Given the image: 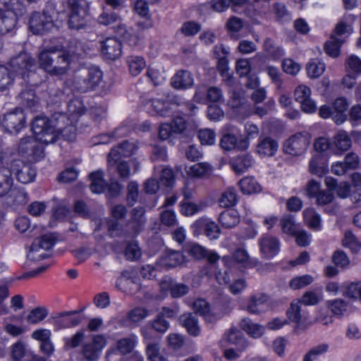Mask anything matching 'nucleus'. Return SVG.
Instances as JSON below:
<instances>
[{"instance_id": "obj_1", "label": "nucleus", "mask_w": 361, "mask_h": 361, "mask_svg": "<svg viewBox=\"0 0 361 361\" xmlns=\"http://www.w3.org/2000/svg\"><path fill=\"white\" fill-rule=\"evenodd\" d=\"M63 45L48 46L39 54L42 68L51 75H63L70 69L71 61Z\"/></svg>"}, {"instance_id": "obj_2", "label": "nucleus", "mask_w": 361, "mask_h": 361, "mask_svg": "<svg viewBox=\"0 0 361 361\" xmlns=\"http://www.w3.org/2000/svg\"><path fill=\"white\" fill-rule=\"evenodd\" d=\"M102 76L103 73L97 67H79L73 71L71 79L73 88L80 93L93 91L100 84Z\"/></svg>"}, {"instance_id": "obj_3", "label": "nucleus", "mask_w": 361, "mask_h": 361, "mask_svg": "<svg viewBox=\"0 0 361 361\" xmlns=\"http://www.w3.org/2000/svg\"><path fill=\"white\" fill-rule=\"evenodd\" d=\"M32 130L35 135V139L44 145L54 143L59 137L52 121L46 116H36L32 123Z\"/></svg>"}, {"instance_id": "obj_4", "label": "nucleus", "mask_w": 361, "mask_h": 361, "mask_svg": "<svg viewBox=\"0 0 361 361\" xmlns=\"http://www.w3.org/2000/svg\"><path fill=\"white\" fill-rule=\"evenodd\" d=\"M310 142L311 136L308 133H297L284 141L283 152L292 156H300L307 149Z\"/></svg>"}, {"instance_id": "obj_5", "label": "nucleus", "mask_w": 361, "mask_h": 361, "mask_svg": "<svg viewBox=\"0 0 361 361\" xmlns=\"http://www.w3.org/2000/svg\"><path fill=\"white\" fill-rule=\"evenodd\" d=\"M72 8L68 14V26L71 30H80L87 25V4H80V1H72Z\"/></svg>"}, {"instance_id": "obj_6", "label": "nucleus", "mask_w": 361, "mask_h": 361, "mask_svg": "<svg viewBox=\"0 0 361 361\" xmlns=\"http://www.w3.org/2000/svg\"><path fill=\"white\" fill-rule=\"evenodd\" d=\"M29 27L34 34H43L54 27V20L51 13L45 7L42 13H32L29 20Z\"/></svg>"}, {"instance_id": "obj_7", "label": "nucleus", "mask_w": 361, "mask_h": 361, "mask_svg": "<svg viewBox=\"0 0 361 361\" xmlns=\"http://www.w3.org/2000/svg\"><path fill=\"white\" fill-rule=\"evenodd\" d=\"M194 235L204 234L209 240H216L221 234L219 225L212 219L202 217L196 220L192 225Z\"/></svg>"}, {"instance_id": "obj_8", "label": "nucleus", "mask_w": 361, "mask_h": 361, "mask_svg": "<svg viewBox=\"0 0 361 361\" xmlns=\"http://www.w3.org/2000/svg\"><path fill=\"white\" fill-rule=\"evenodd\" d=\"M56 242V238L53 233L45 234L40 238H37L32 243L27 257L32 261H39L46 257L45 253L37 255L40 249L48 250L51 249Z\"/></svg>"}, {"instance_id": "obj_9", "label": "nucleus", "mask_w": 361, "mask_h": 361, "mask_svg": "<svg viewBox=\"0 0 361 361\" xmlns=\"http://www.w3.org/2000/svg\"><path fill=\"white\" fill-rule=\"evenodd\" d=\"M9 66L12 74L15 73L25 79L32 72V69L35 68V61L27 54L21 53L11 59Z\"/></svg>"}, {"instance_id": "obj_10", "label": "nucleus", "mask_w": 361, "mask_h": 361, "mask_svg": "<svg viewBox=\"0 0 361 361\" xmlns=\"http://www.w3.org/2000/svg\"><path fill=\"white\" fill-rule=\"evenodd\" d=\"M18 152L21 155L35 161L44 157L43 147L32 137H23L20 140Z\"/></svg>"}, {"instance_id": "obj_11", "label": "nucleus", "mask_w": 361, "mask_h": 361, "mask_svg": "<svg viewBox=\"0 0 361 361\" xmlns=\"http://www.w3.org/2000/svg\"><path fill=\"white\" fill-rule=\"evenodd\" d=\"M11 167L15 172L18 180L23 184L32 182L36 177V169L30 164L17 159L12 161Z\"/></svg>"}, {"instance_id": "obj_12", "label": "nucleus", "mask_w": 361, "mask_h": 361, "mask_svg": "<svg viewBox=\"0 0 361 361\" xmlns=\"http://www.w3.org/2000/svg\"><path fill=\"white\" fill-rule=\"evenodd\" d=\"M3 125L10 133H18L25 127V116L21 109H16L14 111L4 115Z\"/></svg>"}, {"instance_id": "obj_13", "label": "nucleus", "mask_w": 361, "mask_h": 361, "mask_svg": "<svg viewBox=\"0 0 361 361\" xmlns=\"http://www.w3.org/2000/svg\"><path fill=\"white\" fill-rule=\"evenodd\" d=\"M310 95V88L305 85H298L294 92L295 101L300 104L302 110L306 113H314L317 109L316 104Z\"/></svg>"}, {"instance_id": "obj_14", "label": "nucleus", "mask_w": 361, "mask_h": 361, "mask_svg": "<svg viewBox=\"0 0 361 361\" xmlns=\"http://www.w3.org/2000/svg\"><path fill=\"white\" fill-rule=\"evenodd\" d=\"M100 44L101 52L106 59L114 61L121 56L122 44L116 37H107Z\"/></svg>"}, {"instance_id": "obj_15", "label": "nucleus", "mask_w": 361, "mask_h": 361, "mask_svg": "<svg viewBox=\"0 0 361 361\" xmlns=\"http://www.w3.org/2000/svg\"><path fill=\"white\" fill-rule=\"evenodd\" d=\"M136 149L137 147L134 143L124 140L110 151L107 160L110 164H116L123 157H130Z\"/></svg>"}, {"instance_id": "obj_16", "label": "nucleus", "mask_w": 361, "mask_h": 361, "mask_svg": "<svg viewBox=\"0 0 361 361\" xmlns=\"http://www.w3.org/2000/svg\"><path fill=\"white\" fill-rule=\"evenodd\" d=\"M258 244L261 254L267 259L276 255L280 250L279 239L271 235H263L258 240Z\"/></svg>"}, {"instance_id": "obj_17", "label": "nucleus", "mask_w": 361, "mask_h": 361, "mask_svg": "<svg viewBox=\"0 0 361 361\" xmlns=\"http://www.w3.org/2000/svg\"><path fill=\"white\" fill-rule=\"evenodd\" d=\"M278 142L269 136H260L256 145V153L260 157H273L278 151Z\"/></svg>"}, {"instance_id": "obj_18", "label": "nucleus", "mask_w": 361, "mask_h": 361, "mask_svg": "<svg viewBox=\"0 0 361 361\" xmlns=\"http://www.w3.org/2000/svg\"><path fill=\"white\" fill-rule=\"evenodd\" d=\"M145 212L146 210L143 207H137L130 211L128 224L135 234L140 233L145 228L147 221Z\"/></svg>"}, {"instance_id": "obj_19", "label": "nucleus", "mask_w": 361, "mask_h": 361, "mask_svg": "<svg viewBox=\"0 0 361 361\" xmlns=\"http://www.w3.org/2000/svg\"><path fill=\"white\" fill-rule=\"evenodd\" d=\"M121 6V1H106L103 6V12L98 17V22L104 25L113 24L120 20V16L111 12L112 9H116Z\"/></svg>"}, {"instance_id": "obj_20", "label": "nucleus", "mask_w": 361, "mask_h": 361, "mask_svg": "<svg viewBox=\"0 0 361 361\" xmlns=\"http://www.w3.org/2000/svg\"><path fill=\"white\" fill-rule=\"evenodd\" d=\"M172 87L177 90H186L194 85V78L188 71H178L171 78Z\"/></svg>"}, {"instance_id": "obj_21", "label": "nucleus", "mask_w": 361, "mask_h": 361, "mask_svg": "<svg viewBox=\"0 0 361 361\" xmlns=\"http://www.w3.org/2000/svg\"><path fill=\"white\" fill-rule=\"evenodd\" d=\"M269 297L267 294L258 293L250 297L246 306V310L254 314H259L264 311Z\"/></svg>"}, {"instance_id": "obj_22", "label": "nucleus", "mask_w": 361, "mask_h": 361, "mask_svg": "<svg viewBox=\"0 0 361 361\" xmlns=\"http://www.w3.org/2000/svg\"><path fill=\"white\" fill-rule=\"evenodd\" d=\"M8 192L7 201L15 209L26 204L29 200L28 194L23 188H13Z\"/></svg>"}, {"instance_id": "obj_23", "label": "nucleus", "mask_w": 361, "mask_h": 361, "mask_svg": "<svg viewBox=\"0 0 361 361\" xmlns=\"http://www.w3.org/2000/svg\"><path fill=\"white\" fill-rule=\"evenodd\" d=\"M180 322L192 336H197L200 334V328L198 324V319L195 313H186L180 317Z\"/></svg>"}, {"instance_id": "obj_24", "label": "nucleus", "mask_w": 361, "mask_h": 361, "mask_svg": "<svg viewBox=\"0 0 361 361\" xmlns=\"http://www.w3.org/2000/svg\"><path fill=\"white\" fill-rule=\"evenodd\" d=\"M254 160L250 154H243L231 159L230 164L233 170L237 174L245 173L253 164Z\"/></svg>"}, {"instance_id": "obj_25", "label": "nucleus", "mask_w": 361, "mask_h": 361, "mask_svg": "<svg viewBox=\"0 0 361 361\" xmlns=\"http://www.w3.org/2000/svg\"><path fill=\"white\" fill-rule=\"evenodd\" d=\"M218 221L222 227L232 228L239 224L240 215L235 209H226L219 214Z\"/></svg>"}, {"instance_id": "obj_26", "label": "nucleus", "mask_w": 361, "mask_h": 361, "mask_svg": "<svg viewBox=\"0 0 361 361\" xmlns=\"http://www.w3.org/2000/svg\"><path fill=\"white\" fill-rule=\"evenodd\" d=\"M77 311L61 313L55 320L59 328H69L78 325L81 322L80 317L76 315Z\"/></svg>"}, {"instance_id": "obj_27", "label": "nucleus", "mask_w": 361, "mask_h": 361, "mask_svg": "<svg viewBox=\"0 0 361 361\" xmlns=\"http://www.w3.org/2000/svg\"><path fill=\"white\" fill-rule=\"evenodd\" d=\"M239 326L248 335L255 338H260L264 332L263 326L253 322L252 319L248 317L243 318L240 321Z\"/></svg>"}, {"instance_id": "obj_28", "label": "nucleus", "mask_w": 361, "mask_h": 361, "mask_svg": "<svg viewBox=\"0 0 361 361\" xmlns=\"http://www.w3.org/2000/svg\"><path fill=\"white\" fill-rule=\"evenodd\" d=\"M86 46L85 43L77 39H71L67 47L63 46V51L68 54L71 61L75 56H82L86 54Z\"/></svg>"}, {"instance_id": "obj_29", "label": "nucleus", "mask_w": 361, "mask_h": 361, "mask_svg": "<svg viewBox=\"0 0 361 361\" xmlns=\"http://www.w3.org/2000/svg\"><path fill=\"white\" fill-rule=\"evenodd\" d=\"M16 25V18L11 13L0 8V35L12 31Z\"/></svg>"}, {"instance_id": "obj_30", "label": "nucleus", "mask_w": 361, "mask_h": 361, "mask_svg": "<svg viewBox=\"0 0 361 361\" xmlns=\"http://www.w3.org/2000/svg\"><path fill=\"white\" fill-rule=\"evenodd\" d=\"M246 136L238 141L239 150H246L250 145V140L255 139L259 135V128L257 125L246 123L245 125Z\"/></svg>"}, {"instance_id": "obj_31", "label": "nucleus", "mask_w": 361, "mask_h": 361, "mask_svg": "<svg viewBox=\"0 0 361 361\" xmlns=\"http://www.w3.org/2000/svg\"><path fill=\"white\" fill-rule=\"evenodd\" d=\"M238 202L237 191L233 187L227 188L221 195L219 199V206L224 208H229L235 206Z\"/></svg>"}, {"instance_id": "obj_32", "label": "nucleus", "mask_w": 361, "mask_h": 361, "mask_svg": "<svg viewBox=\"0 0 361 361\" xmlns=\"http://www.w3.org/2000/svg\"><path fill=\"white\" fill-rule=\"evenodd\" d=\"M12 171L6 167L0 168V196L6 195L12 188Z\"/></svg>"}, {"instance_id": "obj_33", "label": "nucleus", "mask_w": 361, "mask_h": 361, "mask_svg": "<svg viewBox=\"0 0 361 361\" xmlns=\"http://www.w3.org/2000/svg\"><path fill=\"white\" fill-rule=\"evenodd\" d=\"M90 178L91 180V183L90 185L91 191L97 194L102 193L106 188V183L104 179L103 171H97L92 172L90 175Z\"/></svg>"}, {"instance_id": "obj_34", "label": "nucleus", "mask_w": 361, "mask_h": 361, "mask_svg": "<svg viewBox=\"0 0 361 361\" xmlns=\"http://www.w3.org/2000/svg\"><path fill=\"white\" fill-rule=\"evenodd\" d=\"M345 42L342 38L331 35L330 39L324 44V51L331 57L336 58L340 54V48Z\"/></svg>"}, {"instance_id": "obj_35", "label": "nucleus", "mask_w": 361, "mask_h": 361, "mask_svg": "<svg viewBox=\"0 0 361 361\" xmlns=\"http://www.w3.org/2000/svg\"><path fill=\"white\" fill-rule=\"evenodd\" d=\"M229 94L228 104L232 108H239L245 102V92L239 85L232 87L229 90Z\"/></svg>"}, {"instance_id": "obj_36", "label": "nucleus", "mask_w": 361, "mask_h": 361, "mask_svg": "<svg viewBox=\"0 0 361 361\" xmlns=\"http://www.w3.org/2000/svg\"><path fill=\"white\" fill-rule=\"evenodd\" d=\"M130 73L137 76L145 68L146 63L143 57L139 56H129L126 59Z\"/></svg>"}, {"instance_id": "obj_37", "label": "nucleus", "mask_w": 361, "mask_h": 361, "mask_svg": "<svg viewBox=\"0 0 361 361\" xmlns=\"http://www.w3.org/2000/svg\"><path fill=\"white\" fill-rule=\"evenodd\" d=\"M184 262V256L180 251L169 250L163 257V264L165 267H176Z\"/></svg>"}, {"instance_id": "obj_38", "label": "nucleus", "mask_w": 361, "mask_h": 361, "mask_svg": "<svg viewBox=\"0 0 361 361\" xmlns=\"http://www.w3.org/2000/svg\"><path fill=\"white\" fill-rule=\"evenodd\" d=\"M304 219L308 226L317 231L322 228L321 216L313 208H307L303 212Z\"/></svg>"}, {"instance_id": "obj_39", "label": "nucleus", "mask_w": 361, "mask_h": 361, "mask_svg": "<svg viewBox=\"0 0 361 361\" xmlns=\"http://www.w3.org/2000/svg\"><path fill=\"white\" fill-rule=\"evenodd\" d=\"M72 5V1H47L45 7L53 16L54 11L56 13H67L68 15L73 7Z\"/></svg>"}, {"instance_id": "obj_40", "label": "nucleus", "mask_w": 361, "mask_h": 361, "mask_svg": "<svg viewBox=\"0 0 361 361\" xmlns=\"http://www.w3.org/2000/svg\"><path fill=\"white\" fill-rule=\"evenodd\" d=\"M334 143L336 149L342 152L347 151L351 147L352 142L347 132L338 131L334 136Z\"/></svg>"}, {"instance_id": "obj_41", "label": "nucleus", "mask_w": 361, "mask_h": 361, "mask_svg": "<svg viewBox=\"0 0 361 361\" xmlns=\"http://www.w3.org/2000/svg\"><path fill=\"white\" fill-rule=\"evenodd\" d=\"M146 355L148 361H167L160 353V345L157 338L155 339V343H149L146 346Z\"/></svg>"}, {"instance_id": "obj_42", "label": "nucleus", "mask_w": 361, "mask_h": 361, "mask_svg": "<svg viewBox=\"0 0 361 361\" xmlns=\"http://www.w3.org/2000/svg\"><path fill=\"white\" fill-rule=\"evenodd\" d=\"M19 99L23 106L29 108L31 110L35 109L38 104L35 93L32 90H26L21 92L19 94Z\"/></svg>"}, {"instance_id": "obj_43", "label": "nucleus", "mask_w": 361, "mask_h": 361, "mask_svg": "<svg viewBox=\"0 0 361 361\" xmlns=\"http://www.w3.org/2000/svg\"><path fill=\"white\" fill-rule=\"evenodd\" d=\"M238 184L241 191L244 194L257 192L261 190L260 185L253 178L251 177H246L241 179Z\"/></svg>"}, {"instance_id": "obj_44", "label": "nucleus", "mask_w": 361, "mask_h": 361, "mask_svg": "<svg viewBox=\"0 0 361 361\" xmlns=\"http://www.w3.org/2000/svg\"><path fill=\"white\" fill-rule=\"evenodd\" d=\"M116 170L121 178L126 179L130 176V165L126 161L120 159L114 164H110L108 162V171Z\"/></svg>"}, {"instance_id": "obj_45", "label": "nucleus", "mask_w": 361, "mask_h": 361, "mask_svg": "<svg viewBox=\"0 0 361 361\" xmlns=\"http://www.w3.org/2000/svg\"><path fill=\"white\" fill-rule=\"evenodd\" d=\"M5 9L6 13H11L18 18V16H22L26 11V6L23 4L22 1H5L4 4Z\"/></svg>"}, {"instance_id": "obj_46", "label": "nucleus", "mask_w": 361, "mask_h": 361, "mask_svg": "<svg viewBox=\"0 0 361 361\" xmlns=\"http://www.w3.org/2000/svg\"><path fill=\"white\" fill-rule=\"evenodd\" d=\"M306 69L310 77L316 78L324 73L325 64L319 60L313 59L308 63Z\"/></svg>"}, {"instance_id": "obj_47", "label": "nucleus", "mask_w": 361, "mask_h": 361, "mask_svg": "<svg viewBox=\"0 0 361 361\" xmlns=\"http://www.w3.org/2000/svg\"><path fill=\"white\" fill-rule=\"evenodd\" d=\"M210 164L206 162H200L191 166L188 171V174L197 178L207 176L211 171Z\"/></svg>"}, {"instance_id": "obj_48", "label": "nucleus", "mask_w": 361, "mask_h": 361, "mask_svg": "<svg viewBox=\"0 0 361 361\" xmlns=\"http://www.w3.org/2000/svg\"><path fill=\"white\" fill-rule=\"evenodd\" d=\"M128 133V128L121 126L116 128L112 133L109 134H102L98 137L97 144H106L110 142L111 138H119L126 135Z\"/></svg>"}, {"instance_id": "obj_49", "label": "nucleus", "mask_w": 361, "mask_h": 361, "mask_svg": "<svg viewBox=\"0 0 361 361\" xmlns=\"http://www.w3.org/2000/svg\"><path fill=\"white\" fill-rule=\"evenodd\" d=\"M327 343H322L312 348L308 353L304 356L302 361H314L320 355L326 353L329 350Z\"/></svg>"}, {"instance_id": "obj_50", "label": "nucleus", "mask_w": 361, "mask_h": 361, "mask_svg": "<svg viewBox=\"0 0 361 361\" xmlns=\"http://www.w3.org/2000/svg\"><path fill=\"white\" fill-rule=\"evenodd\" d=\"M151 106L156 114L161 116H169L171 113L170 104L167 101L153 99Z\"/></svg>"}, {"instance_id": "obj_51", "label": "nucleus", "mask_w": 361, "mask_h": 361, "mask_svg": "<svg viewBox=\"0 0 361 361\" xmlns=\"http://www.w3.org/2000/svg\"><path fill=\"white\" fill-rule=\"evenodd\" d=\"M221 147L226 151H231L237 148L239 149L238 138L231 133L224 134L220 140Z\"/></svg>"}, {"instance_id": "obj_52", "label": "nucleus", "mask_w": 361, "mask_h": 361, "mask_svg": "<svg viewBox=\"0 0 361 361\" xmlns=\"http://www.w3.org/2000/svg\"><path fill=\"white\" fill-rule=\"evenodd\" d=\"M168 288L169 289L171 296L173 298H180L186 295L190 290L189 286L184 283L172 282L168 284Z\"/></svg>"}, {"instance_id": "obj_53", "label": "nucleus", "mask_w": 361, "mask_h": 361, "mask_svg": "<svg viewBox=\"0 0 361 361\" xmlns=\"http://www.w3.org/2000/svg\"><path fill=\"white\" fill-rule=\"evenodd\" d=\"M342 243L344 247L350 248L351 251L355 253L357 252L361 247L360 243L350 231H346L345 233Z\"/></svg>"}, {"instance_id": "obj_54", "label": "nucleus", "mask_w": 361, "mask_h": 361, "mask_svg": "<svg viewBox=\"0 0 361 361\" xmlns=\"http://www.w3.org/2000/svg\"><path fill=\"white\" fill-rule=\"evenodd\" d=\"M328 307L335 315H342L346 311L348 303L343 299H335L327 301Z\"/></svg>"}, {"instance_id": "obj_55", "label": "nucleus", "mask_w": 361, "mask_h": 361, "mask_svg": "<svg viewBox=\"0 0 361 361\" xmlns=\"http://www.w3.org/2000/svg\"><path fill=\"white\" fill-rule=\"evenodd\" d=\"M281 226L284 233L290 235L297 234V226L293 216L287 215L283 216L281 219Z\"/></svg>"}, {"instance_id": "obj_56", "label": "nucleus", "mask_w": 361, "mask_h": 361, "mask_svg": "<svg viewBox=\"0 0 361 361\" xmlns=\"http://www.w3.org/2000/svg\"><path fill=\"white\" fill-rule=\"evenodd\" d=\"M48 312L46 308L36 307L30 312L27 320L30 324H37L44 320Z\"/></svg>"}, {"instance_id": "obj_57", "label": "nucleus", "mask_w": 361, "mask_h": 361, "mask_svg": "<svg viewBox=\"0 0 361 361\" xmlns=\"http://www.w3.org/2000/svg\"><path fill=\"white\" fill-rule=\"evenodd\" d=\"M197 137L202 145H212L216 142V133L211 129L200 130L197 133Z\"/></svg>"}, {"instance_id": "obj_58", "label": "nucleus", "mask_w": 361, "mask_h": 361, "mask_svg": "<svg viewBox=\"0 0 361 361\" xmlns=\"http://www.w3.org/2000/svg\"><path fill=\"white\" fill-rule=\"evenodd\" d=\"M313 281V278L310 275H303L293 278L289 283L290 287L293 290L302 288Z\"/></svg>"}, {"instance_id": "obj_59", "label": "nucleus", "mask_w": 361, "mask_h": 361, "mask_svg": "<svg viewBox=\"0 0 361 361\" xmlns=\"http://www.w3.org/2000/svg\"><path fill=\"white\" fill-rule=\"evenodd\" d=\"M343 295L354 300L361 298V281L352 282L345 287Z\"/></svg>"}, {"instance_id": "obj_60", "label": "nucleus", "mask_w": 361, "mask_h": 361, "mask_svg": "<svg viewBox=\"0 0 361 361\" xmlns=\"http://www.w3.org/2000/svg\"><path fill=\"white\" fill-rule=\"evenodd\" d=\"M301 304L300 302L296 301V302H292L290 304V307L287 310V316L288 319L295 322L298 324L300 322L301 319Z\"/></svg>"}, {"instance_id": "obj_61", "label": "nucleus", "mask_w": 361, "mask_h": 361, "mask_svg": "<svg viewBox=\"0 0 361 361\" xmlns=\"http://www.w3.org/2000/svg\"><path fill=\"white\" fill-rule=\"evenodd\" d=\"M106 224L108 233L111 237L114 238L121 235L123 232V225L119 222V220L107 219Z\"/></svg>"}, {"instance_id": "obj_62", "label": "nucleus", "mask_w": 361, "mask_h": 361, "mask_svg": "<svg viewBox=\"0 0 361 361\" xmlns=\"http://www.w3.org/2000/svg\"><path fill=\"white\" fill-rule=\"evenodd\" d=\"M347 71L359 75L361 74V59L355 55L350 56L346 60Z\"/></svg>"}, {"instance_id": "obj_63", "label": "nucleus", "mask_w": 361, "mask_h": 361, "mask_svg": "<svg viewBox=\"0 0 361 361\" xmlns=\"http://www.w3.org/2000/svg\"><path fill=\"white\" fill-rule=\"evenodd\" d=\"M12 73L4 66H0V91L6 90L12 82Z\"/></svg>"}, {"instance_id": "obj_64", "label": "nucleus", "mask_w": 361, "mask_h": 361, "mask_svg": "<svg viewBox=\"0 0 361 361\" xmlns=\"http://www.w3.org/2000/svg\"><path fill=\"white\" fill-rule=\"evenodd\" d=\"M264 47L269 54L275 58H279L284 54L283 50L281 47H276L271 38H267L264 40Z\"/></svg>"}]
</instances>
